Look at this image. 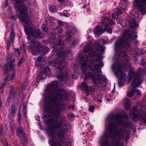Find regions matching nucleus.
I'll return each instance as SVG.
<instances>
[{
  "instance_id": "c756f323",
  "label": "nucleus",
  "mask_w": 146,
  "mask_h": 146,
  "mask_svg": "<svg viewBox=\"0 0 146 146\" xmlns=\"http://www.w3.org/2000/svg\"><path fill=\"white\" fill-rule=\"evenodd\" d=\"M16 109L14 105H13L11 106L10 108V112L11 114L12 115H13L15 113Z\"/></svg>"
},
{
  "instance_id": "338daca9",
  "label": "nucleus",
  "mask_w": 146,
  "mask_h": 146,
  "mask_svg": "<svg viewBox=\"0 0 146 146\" xmlns=\"http://www.w3.org/2000/svg\"><path fill=\"white\" fill-rule=\"evenodd\" d=\"M47 69H48L49 70H50V69H49L48 67H46L45 68V70H47Z\"/></svg>"
},
{
  "instance_id": "f03ea898",
  "label": "nucleus",
  "mask_w": 146,
  "mask_h": 146,
  "mask_svg": "<svg viewBox=\"0 0 146 146\" xmlns=\"http://www.w3.org/2000/svg\"><path fill=\"white\" fill-rule=\"evenodd\" d=\"M113 122H110L108 127L109 133H104L101 139L99 141L100 143L105 145L107 142L108 138L111 135H113L114 138L116 141L113 144V146H123V144L120 143L118 141L123 139L126 140L129 138V132L128 131L121 129L117 131L118 125L123 124V116L119 113L113 117Z\"/></svg>"
},
{
  "instance_id": "aec40b11",
  "label": "nucleus",
  "mask_w": 146,
  "mask_h": 146,
  "mask_svg": "<svg viewBox=\"0 0 146 146\" xmlns=\"http://www.w3.org/2000/svg\"><path fill=\"white\" fill-rule=\"evenodd\" d=\"M130 101L128 99H125L123 101V104L125 108L128 110L130 108Z\"/></svg>"
},
{
  "instance_id": "f257e3e1",
  "label": "nucleus",
  "mask_w": 146,
  "mask_h": 146,
  "mask_svg": "<svg viewBox=\"0 0 146 146\" xmlns=\"http://www.w3.org/2000/svg\"><path fill=\"white\" fill-rule=\"evenodd\" d=\"M24 0H15L14 6L17 12L19 13L21 20L27 25H24L26 33L28 36V40L31 41L29 49L33 54L37 55L40 51L41 46L38 42L35 41V38H41L43 35L39 29L33 32V29L31 27L32 26L31 21L29 19V15L23 3Z\"/></svg>"
},
{
  "instance_id": "473e14b6",
  "label": "nucleus",
  "mask_w": 146,
  "mask_h": 146,
  "mask_svg": "<svg viewBox=\"0 0 146 146\" xmlns=\"http://www.w3.org/2000/svg\"><path fill=\"white\" fill-rule=\"evenodd\" d=\"M58 78L60 79L61 80H66L67 77L66 76H62V75H57L56 76Z\"/></svg>"
},
{
  "instance_id": "a878e982",
  "label": "nucleus",
  "mask_w": 146,
  "mask_h": 146,
  "mask_svg": "<svg viewBox=\"0 0 146 146\" xmlns=\"http://www.w3.org/2000/svg\"><path fill=\"white\" fill-rule=\"evenodd\" d=\"M3 68L4 70L3 75L4 76L10 73V71L8 68L7 67V65H5Z\"/></svg>"
},
{
  "instance_id": "7c9ffc66",
  "label": "nucleus",
  "mask_w": 146,
  "mask_h": 146,
  "mask_svg": "<svg viewBox=\"0 0 146 146\" xmlns=\"http://www.w3.org/2000/svg\"><path fill=\"white\" fill-rule=\"evenodd\" d=\"M12 97L13 95L10 94V95L8 96L6 100V105L7 107H8L9 106V103L11 102V99L14 98H13Z\"/></svg>"
},
{
  "instance_id": "39448f33",
  "label": "nucleus",
  "mask_w": 146,
  "mask_h": 146,
  "mask_svg": "<svg viewBox=\"0 0 146 146\" xmlns=\"http://www.w3.org/2000/svg\"><path fill=\"white\" fill-rule=\"evenodd\" d=\"M47 133L51 138L50 140V142L52 146H62L60 144V142L63 138L65 135L64 131L60 130L57 133L56 138L55 135L54 129L52 128L48 129Z\"/></svg>"
},
{
  "instance_id": "a19ab883",
  "label": "nucleus",
  "mask_w": 146,
  "mask_h": 146,
  "mask_svg": "<svg viewBox=\"0 0 146 146\" xmlns=\"http://www.w3.org/2000/svg\"><path fill=\"white\" fill-rule=\"evenodd\" d=\"M56 30L58 33H61L62 32V29L59 27H57L56 28Z\"/></svg>"
},
{
  "instance_id": "423d86ee",
  "label": "nucleus",
  "mask_w": 146,
  "mask_h": 146,
  "mask_svg": "<svg viewBox=\"0 0 146 146\" xmlns=\"http://www.w3.org/2000/svg\"><path fill=\"white\" fill-rule=\"evenodd\" d=\"M97 72L98 74H96L94 72H88L86 74L85 76V79H87L88 78H90L92 80L94 83L95 85L97 84L96 88H95L92 89V90L91 89L92 92L94 91L95 89H98V86L97 84H100L101 80L105 82L107 80V78L104 75H102V72L101 70H98L97 71Z\"/></svg>"
},
{
  "instance_id": "9d476101",
  "label": "nucleus",
  "mask_w": 146,
  "mask_h": 146,
  "mask_svg": "<svg viewBox=\"0 0 146 146\" xmlns=\"http://www.w3.org/2000/svg\"><path fill=\"white\" fill-rule=\"evenodd\" d=\"M90 63V65L89 66L90 69L93 71L97 70L100 67H102L104 66L103 63L99 57L91 60Z\"/></svg>"
},
{
  "instance_id": "49530a36",
  "label": "nucleus",
  "mask_w": 146,
  "mask_h": 146,
  "mask_svg": "<svg viewBox=\"0 0 146 146\" xmlns=\"http://www.w3.org/2000/svg\"><path fill=\"white\" fill-rule=\"evenodd\" d=\"M47 40L48 43H52L54 41L52 38H49Z\"/></svg>"
},
{
  "instance_id": "2f4dec72",
  "label": "nucleus",
  "mask_w": 146,
  "mask_h": 146,
  "mask_svg": "<svg viewBox=\"0 0 146 146\" xmlns=\"http://www.w3.org/2000/svg\"><path fill=\"white\" fill-rule=\"evenodd\" d=\"M71 36L70 33H67L66 35V40L68 42L70 41L71 40Z\"/></svg>"
},
{
  "instance_id": "680f3d73",
  "label": "nucleus",
  "mask_w": 146,
  "mask_h": 146,
  "mask_svg": "<svg viewBox=\"0 0 146 146\" xmlns=\"http://www.w3.org/2000/svg\"><path fill=\"white\" fill-rule=\"evenodd\" d=\"M19 118L20 117H21V114H20V112H19Z\"/></svg>"
},
{
  "instance_id": "ddd939ff",
  "label": "nucleus",
  "mask_w": 146,
  "mask_h": 146,
  "mask_svg": "<svg viewBox=\"0 0 146 146\" xmlns=\"http://www.w3.org/2000/svg\"><path fill=\"white\" fill-rule=\"evenodd\" d=\"M81 60L82 63H81V69L82 70L85 71L87 70V67L88 66L87 62L88 61L89 59L88 57V56L85 54L82 57Z\"/></svg>"
},
{
  "instance_id": "dca6fc26",
  "label": "nucleus",
  "mask_w": 146,
  "mask_h": 146,
  "mask_svg": "<svg viewBox=\"0 0 146 146\" xmlns=\"http://www.w3.org/2000/svg\"><path fill=\"white\" fill-rule=\"evenodd\" d=\"M103 32V29L100 26L96 27L94 28V33L98 35H101Z\"/></svg>"
},
{
  "instance_id": "20e7f679",
  "label": "nucleus",
  "mask_w": 146,
  "mask_h": 146,
  "mask_svg": "<svg viewBox=\"0 0 146 146\" xmlns=\"http://www.w3.org/2000/svg\"><path fill=\"white\" fill-rule=\"evenodd\" d=\"M112 67L115 70L116 76L120 79L124 80L126 78V76L122 71L123 70H129L132 68V66L129 61L126 58L122 62L116 65L115 67L113 65Z\"/></svg>"
},
{
  "instance_id": "ea45409f",
  "label": "nucleus",
  "mask_w": 146,
  "mask_h": 146,
  "mask_svg": "<svg viewBox=\"0 0 146 146\" xmlns=\"http://www.w3.org/2000/svg\"><path fill=\"white\" fill-rule=\"evenodd\" d=\"M134 91L133 90L128 93L127 96L129 97H131L134 94Z\"/></svg>"
},
{
  "instance_id": "79ce46f5",
  "label": "nucleus",
  "mask_w": 146,
  "mask_h": 146,
  "mask_svg": "<svg viewBox=\"0 0 146 146\" xmlns=\"http://www.w3.org/2000/svg\"><path fill=\"white\" fill-rule=\"evenodd\" d=\"M95 107L93 106H91L89 108L88 110L92 112L94 111Z\"/></svg>"
},
{
  "instance_id": "2eb2a0df",
  "label": "nucleus",
  "mask_w": 146,
  "mask_h": 146,
  "mask_svg": "<svg viewBox=\"0 0 146 146\" xmlns=\"http://www.w3.org/2000/svg\"><path fill=\"white\" fill-rule=\"evenodd\" d=\"M60 119L58 121L56 122L54 124V127L55 128H58L62 127V125L63 120L65 119L63 116H61V118L60 119V116L59 117Z\"/></svg>"
},
{
  "instance_id": "e2e57ef3",
  "label": "nucleus",
  "mask_w": 146,
  "mask_h": 146,
  "mask_svg": "<svg viewBox=\"0 0 146 146\" xmlns=\"http://www.w3.org/2000/svg\"><path fill=\"white\" fill-rule=\"evenodd\" d=\"M146 53V51H145V52H141V53L140 54V55H141V54H145V53Z\"/></svg>"
},
{
  "instance_id": "69168bd1",
  "label": "nucleus",
  "mask_w": 146,
  "mask_h": 146,
  "mask_svg": "<svg viewBox=\"0 0 146 146\" xmlns=\"http://www.w3.org/2000/svg\"><path fill=\"white\" fill-rule=\"evenodd\" d=\"M59 2H63L64 1V0H58Z\"/></svg>"
},
{
  "instance_id": "0eeeda50",
  "label": "nucleus",
  "mask_w": 146,
  "mask_h": 146,
  "mask_svg": "<svg viewBox=\"0 0 146 146\" xmlns=\"http://www.w3.org/2000/svg\"><path fill=\"white\" fill-rule=\"evenodd\" d=\"M146 73V72L145 70L140 68L138 69L137 73L136 74L132 72L129 73L128 79L129 80H130L133 79V82L131 84V86L133 88L135 86H139L141 85L142 82L141 79V75Z\"/></svg>"
},
{
  "instance_id": "58836bf2",
  "label": "nucleus",
  "mask_w": 146,
  "mask_h": 146,
  "mask_svg": "<svg viewBox=\"0 0 146 146\" xmlns=\"http://www.w3.org/2000/svg\"><path fill=\"white\" fill-rule=\"evenodd\" d=\"M42 28L45 32H47L48 31L47 27L44 24H42Z\"/></svg>"
},
{
  "instance_id": "a18cd8bd",
  "label": "nucleus",
  "mask_w": 146,
  "mask_h": 146,
  "mask_svg": "<svg viewBox=\"0 0 146 146\" xmlns=\"http://www.w3.org/2000/svg\"><path fill=\"white\" fill-rule=\"evenodd\" d=\"M23 58H22L20 61H19L17 65L18 66H19L23 62Z\"/></svg>"
},
{
  "instance_id": "0e129e2a",
  "label": "nucleus",
  "mask_w": 146,
  "mask_h": 146,
  "mask_svg": "<svg viewBox=\"0 0 146 146\" xmlns=\"http://www.w3.org/2000/svg\"><path fill=\"white\" fill-rule=\"evenodd\" d=\"M98 102H99V103H100L102 102V101L100 100H98Z\"/></svg>"
},
{
  "instance_id": "774afa93",
  "label": "nucleus",
  "mask_w": 146,
  "mask_h": 146,
  "mask_svg": "<svg viewBox=\"0 0 146 146\" xmlns=\"http://www.w3.org/2000/svg\"><path fill=\"white\" fill-rule=\"evenodd\" d=\"M46 49H47L48 51V50H49V48H48V47H46Z\"/></svg>"
},
{
  "instance_id": "4d7b16f0",
  "label": "nucleus",
  "mask_w": 146,
  "mask_h": 146,
  "mask_svg": "<svg viewBox=\"0 0 146 146\" xmlns=\"http://www.w3.org/2000/svg\"><path fill=\"white\" fill-rule=\"evenodd\" d=\"M9 76H7V78H6L4 80L5 82H7L8 80V78H9Z\"/></svg>"
},
{
  "instance_id": "6e6d98bb",
  "label": "nucleus",
  "mask_w": 146,
  "mask_h": 146,
  "mask_svg": "<svg viewBox=\"0 0 146 146\" xmlns=\"http://www.w3.org/2000/svg\"><path fill=\"white\" fill-rule=\"evenodd\" d=\"M5 85V83L2 84L0 86V90H2Z\"/></svg>"
},
{
  "instance_id": "9b49d317",
  "label": "nucleus",
  "mask_w": 146,
  "mask_h": 146,
  "mask_svg": "<svg viewBox=\"0 0 146 146\" xmlns=\"http://www.w3.org/2000/svg\"><path fill=\"white\" fill-rule=\"evenodd\" d=\"M133 5L135 6L143 15L146 12V0H134Z\"/></svg>"
},
{
  "instance_id": "603ef678",
  "label": "nucleus",
  "mask_w": 146,
  "mask_h": 146,
  "mask_svg": "<svg viewBox=\"0 0 146 146\" xmlns=\"http://www.w3.org/2000/svg\"><path fill=\"white\" fill-rule=\"evenodd\" d=\"M18 17V16L15 15L14 16H12L10 17L12 19H13L14 20H15Z\"/></svg>"
},
{
  "instance_id": "37998d69",
  "label": "nucleus",
  "mask_w": 146,
  "mask_h": 146,
  "mask_svg": "<svg viewBox=\"0 0 146 146\" xmlns=\"http://www.w3.org/2000/svg\"><path fill=\"white\" fill-rule=\"evenodd\" d=\"M63 14V15L66 17H68L69 16V14L67 13V11L66 10H64V11Z\"/></svg>"
},
{
  "instance_id": "1a4fd4ad",
  "label": "nucleus",
  "mask_w": 146,
  "mask_h": 146,
  "mask_svg": "<svg viewBox=\"0 0 146 146\" xmlns=\"http://www.w3.org/2000/svg\"><path fill=\"white\" fill-rule=\"evenodd\" d=\"M62 90L56 88L52 92L49 96L48 102L49 104H53L56 102L57 100H60L63 98Z\"/></svg>"
},
{
  "instance_id": "6ab92c4d",
  "label": "nucleus",
  "mask_w": 146,
  "mask_h": 146,
  "mask_svg": "<svg viewBox=\"0 0 146 146\" xmlns=\"http://www.w3.org/2000/svg\"><path fill=\"white\" fill-rule=\"evenodd\" d=\"M49 64L50 65L54 66H56L57 69L60 70V62L59 63H57L55 60H53L50 61L49 62Z\"/></svg>"
},
{
  "instance_id": "4c0bfd02",
  "label": "nucleus",
  "mask_w": 146,
  "mask_h": 146,
  "mask_svg": "<svg viewBox=\"0 0 146 146\" xmlns=\"http://www.w3.org/2000/svg\"><path fill=\"white\" fill-rule=\"evenodd\" d=\"M105 30L109 33L111 34L112 33L111 29L108 27H106L104 28Z\"/></svg>"
},
{
  "instance_id": "052dcab7",
  "label": "nucleus",
  "mask_w": 146,
  "mask_h": 146,
  "mask_svg": "<svg viewBox=\"0 0 146 146\" xmlns=\"http://www.w3.org/2000/svg\"><path fill=\"white\" fill-rule=\"evenodd\" d=\"M123 57L124 58H126V57L127 58V55L126 54H125V53H124Z\"/></svg>"
},
{
  "instance_id": "f8f14e48",
  "label": "nucleus",
  "mask_w": 146,
  "mask_h": 146,
  "mask_svg": "<svg viewBox=\"0 0 146 146\" xmlns=\"http://www.w3.org/2000/svg\"><path fill=\"white\" fill-rule=\"evenodd\" d=\"M83 51L84 52H86L89 51H90L89 52V55L91 57H94L97 54L98 51L97 50L94 51L92 49L90 45L89 44H87L86 45L84 46L83 49Z\"/></svg>"
},
{
  "instance_id": "f3484780",
  "label": "nucleus",
  "mask_w": 146,
  "mask_h": 146,
  "mask_svg": "<svg viewBox=\"0 0 146 146\" xmlns=\"http://www.w3.org/2000/svg\"><path fill=\"white\" fill-rule=\"evenodd\" d=\"M17 135L19 136H26L27 134L23 131V128L21 127H20L18 128L17 132Z\"/></svg>"
},
{
  "instance_id": "c03bdc74",
  "label": "nucleus",
  "mask_w": 146,
  "mask_h": 146,
  "mask_svg": "<svg viewBox=\"0 0 146 146\" xmlns=\"http://www.w3.org/2000/svg\"><path fill=\"white\" fill-rule=\"evenodd\" d=\"M134 93H136L138 95H140L141 94V92L139 90L135 89L134 90Z\"/></svg>"
},
{
  "instance_id": "13d9d810",
  "label": "nucleus",
  "mask_w": 146,
  "mask_h": 146,
  "mask_svg": "<svg viewBox=\"0 0 146 146\" xmlns=\"http://www.w3.org/2000/svg\"><path fill=\"white\" fill-rule=\"evenodd\" d=\"M72 78L74 79H76L77 78V76L75 75H73L72 76Z\"/></svg>"
},
{
  "instance_id": "4468645a",
  "label": "nucleus",
  "mask_w": 146,
  "mask_h": 146,
  "mask_svg": "<svg viewBox=\"0 0 146 146\" xmlns=\"http://www.w3.org/2000/svg\"><path fill=\"white\" fill-rule=\"evenodd\" d=\"M103 43V41L102 40H100L98 42H95L93 44L94 48L97 50L102 52L104 50V48L102 45V44Z\"/></svg>"
},
{
  "instance_id": "72a5a7b5",
  "label": "nucleus",
  "mask_w": 146,
  "mask_h": 146,
  "mask_svg": "<svg viewBox=\"0 0 146 146\" xmlns=\"http://www.w3.org/2000/svg\"><path fill=\"white\" fill-rule=\"evenodd\" d=\"M26 136H22L21 137V142L23 143H27V140L26 139Z\"/></svg>"
},
{
  "instance_id": "5fc2aeb1",
  "label": "nucleus",
  "mask_w": 146,
  "mask_h": 146,
  "mask_svg": "<svg viewBox=\"0 0 146 146\" xmlns=\"http://www.w3.org/2000/svg\"><path fill=\"white\" fill-rule=\"evenodd\" d=\"M144 61L143 59H142L141 60V64L142 66H143L144 65Z\"/></svg>"
},
{
  "instance_id": "6e6552de",
  "label": "nucleus",
  "mask_w": 146,
  "mask_h": 146,
  "mask_svg": "<svg viewBox=\"0 0 146 146\" xmlns=\"http://www.w3.org/2000/svg\"><path fill=\"white\" fill-rule=\"evenodd\" d=\"M137 107L136 106L133 109L131 117L135 120L141 119L146 122V113H144L146 110V107L143 106L140 110H137Z\"/></svg>"
},
{
  "instance_id": "e433bc0d",
  "label": "nucleus",
  "mask_w": 146,
  "mask_h": 146,
  "mask_svg": "<svg viewBox=\"0 0 146 146\" xmlns=\"http://www.w3.org/2000/svg\"><path fill=\"white\" fill-rule=\"evenodd\" d=\"M15 55L16 56H19L20 55V52L18 49H15Z\"/></svg>"
},
{
  "instance_id": "4be33fe9",
  "label": "nucleus",
  "mask_w": 146,
  "mask_h": 146,
  "mask_svg": "<svg viewBox=\"0 0 146 146\" xmlns=\"http://www.w3.org/2000/svg\"><path fill=\"white\" fill-rule=\"evenodd\" d=\"M81 88L83 90L87 92L89 91V87L87 85L86 83L84 82H82L81 84Z\"/></svg>"
},
{
  "instance_id": "bb28decb",
  "label": "nucleus",
  "mask_w": 146,
  "mask_h": 146,
  "mask_svg": "<svg viewBox=\"0 0 146 146\" xmlns=\"http://www.w3.org/2000/svg\"><path fill=\"white\" fill-rule=\"evenodd\" d=\"M45 60V58L41 56H39L38 57V59L36 61V64L38 66H39V64H38V62H43Z\"/></svg>"
},
{
  "instance_id": "c9c22d12",
  "label": "nucleus",
  "mask_w": 146,
  "mask_h": 146,
  "mask_svg": "<svg viewBox=\"0 0 146 146\" xmlns=\"http://www.w3.org/2000/svg\"><path fill=\"white\" fill-rule=\"evenodd\" d=\"M39 76L41 80H44L45 78L46 74L42 73H40V74L39 75Z\"/></svg>"
},
{
  "instance_id": "f704fd0d",
  "label": "nucleus",
  "mask_w": 146,
  "mask_h": 146,
  "mask_svg": "<svg viewBox=\"0 0 146 146\" xmlns=\"http://www.w3.org/2000/svg\"><path fill=\"white\" fill-rule=\"evenodd\" d=\"M14 37H15V35L14 34L13 30L12 29L11 34L10 36V40L11 42H13Z\"/></svg>"
},
{
  "instance_id": "bf43d9fd",
  "label": "nucleus",
  "mask_w": 146,
  "mask_h": 146,
  "mask_svg": "<svg viewBox=\"0 0 146 146\" xmlns=\"http://www.w3.org/2000/svg\"><path fill=\"white\" fill-rule=\"evenodd\" d=\"M135 18H136L138 16V14H137V12H136V14L134 16Z\"/></svg>"
},
{
  "instance_id": "3c124183",
  "label": "nucleus",
  "mask_w": 146,
  "mask_h": 146,
  "mask_svg": "<svg viewBox=\"0 0 146 146\" xmlns=\"http://www.w3.org/2000/svg\"><path fill=\"white\" fill-rule=\"evenodd\" d=\"M10 44V43L9 42V41H8L7 43V48L8 50L9 49Z\"/></svg>"
},
{
  "instance_id": "8fccbe9b",
  "label": "nucleus",
  "mask_w": 146,
  "mask_h": 146,
  "mask_svg": "<svg viewBox=\"0 0 146 146\" xmlns=\"http://www.w3.org/2000/svg\"><path fill=\"white\" fill-rule=\"evenodd\" d=\"M58 23L59 25H60L62 26L64 25V23L63 22L61 21H58Z\"/></svg>"
},
{
  "instance_id": "393cba45",
  "label": "nucleus",
  "mask_w": 146,
  "mask_h": 146,
  "mask_svg": "<svg viewBox=\"0 0 146 146\" xmlns=\"http://www.w3.org/2000/svg\"><path fill=\"white\" fill-rule=\"evenodd\" d=\"M108 17H105L104 18L101 23V25L104 26H106L108 25Z\"/></svg>"
},
{
  "instance_id": "cd10ccee",
  "label": "nucleus",
  "mask_w": 146,
  "mask_h": 146,
  "mask_svg": "<svg viewBox=\"0 0 146 146\" xmlns=\"http://www.w3.org/2000/svg\"><path fill=\"white\" fill-rule=\"evenodd\" d=\"M60 114V110L58 109H55L53 111V114L56 117H58Z\"/></svg>"
},
{
  "instance_id": "09e8293b",
  "label": "nucleus",
  "mask_w": 146,
  "mask_h": 146,
  "mask_svg": "<svg viewBox=\"0 0 146 146\" xmlns=\"http://www.w3.org/2000/svg\"><path fill=\"white\" fill-rule=\"evenodd\" d=\"M54 53H57V55L59 57L60 56V52H57L56 51V50H55L54 49Z\"/></svg>"
},
{
  "instance_id": "de8ad7c7",
  "label": "nucleus",
  "mask_w": 146,
  "mask_h": 146,
  "mask_svg": "<svg viewBox=\"0 0 146 146\" xmlns=\"http://www.w3.org/2000/svg\"><path fill=\"white\" fill-rule=\"evenodd\" d=\"M109 23L111 25H114L115 23V22H113L112 20H109Z\"/></svg>"
},
{
  "instance_id": "c85d7f7f",
  "label": "nucleus",
  "mask_w": 146,
  "mask_h": 146,
  "mask_svg": "<svg viewBox=\"0 0 146 146\" xmlns=\"http://www.w3.org/2000/svg\"><path fill=\"white\" fill-rule=\"evenodd\" d=\"M49 10L51 13H54L56 11V9L54 5H51L49 7Z\"/></svg>"
},
{
  "instance_id": "864d4df0",
  "label": "nucleus",
  "mask_w": 146,
  "mask_h": 146,
  "mask_svg": "<svg viewBox=\"0 0 146 146\" xmlns=\"http://www.w3.org/2000/svg\"><path fill=\"white\" fill-rule=\"evenodd\" d=\"M8 5V1L7 0H6L5 2V4L4 5V6L6 7Z\"/></svg>"
},
{
  "instance_id": "412c9836",
  "label": "nucleus",
  "mask_w": 146,
  "mask_h": 146,
  "mask_svg": "<svg viewBox=\"0 0 146 146\" xmlns=\"http://www.w3.org/2000/svg\"><path fill=\"white\" fill-rule=\"evenodd\" d=\"M121 13V11L120 10L117 8L116 9V10L115 12L113 13L112 15V18L113 19H115V15H116L117 16H119Z\"/></svg>"
},
{
  "instance_id": "a211bd4d",
  "label": "nucleus",
  "mask_w": 146,
  "mask_h": 146,
  "mask_svg": "<svg viewBox=\"0 0 146 146\" xmlns=\"http://www.w3.org/2000/svg\"><path fill=\"white\" fill-rule=\"evenodd\" d=\"M129 27L132 28H135L138 25V24L136 22L134 18L132 19L129 21Z\"/></svg>"
},
{
  "instance_id": "5701e85b",
  "label": "nucleus",
  "mask_w": 146,
  "mask_h": 146,
  "mask_svg": "<svg viewBox=\"0 0 146 146\" xmlns=\"http://www.w3.org/2000/svg\"><path fill=\"white\" fill-rule=\"evenodd\" d=\"M14 87L11 86L10 89V94L13 95V98H15L17 94V90H14Z\"/></svg>"
},
{
  "instance_id": "b1692460",
  "label": "nucleus",
  "mask_w": 146,
  "mask_h": 146,
  "mask_svg": "<svg viewBox=\"0 0 146 146\" xmlns=\"http://www.w3.org/2000/svg\"><path fill=\"white\" fill-rule=\"evenodd\" d=\"M13 64L12 63L10 64H9V67L11 69L13 68ZM13 70V73L12 76L11 78V80L12 81L13 80L15 79V70L13 69H12Z\"/></svg>"
},
{
  "instance_id": "7ed1b4c3",
  "label": "nucleus",
  "mask_w": 146,
  "mask_h": 146,
  "mask_svg": "<svg viewBox=\"0 0 146 146\" xmlns=\"http://www.w3.org/2000/svg\"><path fill=\"white\" fill-rule=\"evenodd\" d=\"M133 33H132L129 30L125 31L124 33L122 36L119 37L115 43V50L117 51L121 47L125 46L128 41H130L137 38L136 35H134L133 36Z\"/></svg>"
}]
</instances>
